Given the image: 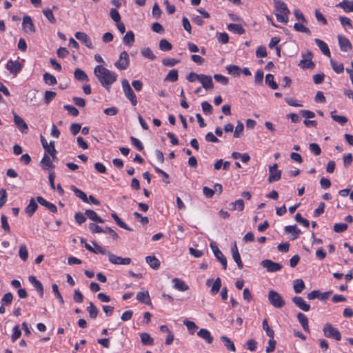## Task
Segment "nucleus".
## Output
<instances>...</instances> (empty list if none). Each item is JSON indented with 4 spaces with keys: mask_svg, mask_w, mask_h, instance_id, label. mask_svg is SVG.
Returning <instances> with one entry per match:
<instances>
[{
    "mask_svg": "<svg viewBox=\"0 0 353 353\" xmlns=\"http://www.w3.org/2000/svg\"><path fill=\"white\" fill-rule=\"evenodd\" d=\"M94 74L101 85L108 91L117 79V74L115 72L99 65L94 68Z\"/></svg>",
    "mask_w": 353,
    "mask_h": 353,
    "instance_id": "f257e3e1",
    "label": "nucleus"
},
{
    "mask_svg": "<svg viewBox=\"0 0 353 353\" xmlns=\"http://www.w3.org/2000/svg\"><path fill=\"white\" fill-rule=\"evenodd\" d=\"M276 12V18L279 22L287 23L288 14L290 13L286 3L282 0H273Z\"/></svg>",
    "mask_w": 353,
    "mask_h": 353,
    "instance_id": "f03ea898",
    "label": "nucleus"
},
{
    "mask_svg": "<svg viewBox=\"0 0 353 353\" xmlns=\"http://www.w3.org/2000/svg\"><path fill=\"white\" fill-rule=\"evenodd\" d=\"M323 334L325 337L340 341L341 339V334L339 330L334 327L331 323H326L323 328Z\"/></svg>",
    "mask_w": 353,
    "mask_h": 353,
    "instance_id": "7ed1b4c3",
    "label": "nucleus"
},
{
    "mask_svg": "<svg viewBox=\"0 0 353 353\" xmlns=\"http://www.w3.org/2000/svg\"><path fill=\"white\" fill-rule=\"evenodd\" d=\"M121 85L126 98L130 101L132 105H136L137 104V97L130 87L128 81L125 79H123Z\"/></svg>",
    "mask_w": 353,
    "mask_h": 353,
    "instance_id": "20e7f679",
    "label": "nucleus"
},
{
    "mask_svg": "<svg viewBox=\"0 0 353 353\" xmlns=\"http://www.w3.org/2000/svg\"><path fill=\"white\" fill-rule=\"evenodd\" d=\"M268 300L270 303L276 308H281L285 304L283 297L277 292L274 290H270L269 292Z\"/></svg>",
    "mask_w": 353,
    "mask_h": 353,
    "instance_id": "39448f33",
    "label": "nucleus"
},
{
    "mask_svg": "<svg viewBox=\"0 0 353 353\" xmlns=\"http://www.w3.org/2000/svg\"><path fill=\"white\" fill-rule=\"evenodd\" d=\"M130 64L129 55L126 51L121 52L119 59L115 62L114 65L121 70H126Z\"/></svg>",
    "mask_w": 353,
    "mask_h": 353,
    "instance_id": "423d86ee",
    "label": "nucleus"
},
{
    "mask_svg": "<svg viewBox=\"0 0 353 353\" xmlns=\"http://www.w3.org/2000/svg\"><path fill=\"white\" fill-rule=\"evenodd\" d=\"M210 246L216 259L221 263L223 270L227 268V259L214 243H210Z\"/></svg>",
    "mask_w": 353,
    "mask_h": 353,
    "instance_id": "0eeeda50",
    "label": "nucleus"
},
{
    "mask_svg": "<svg viewBox=\"0 0 353 353\" xmlns=\"http://www.w3.org/2000/svg\"><path fill=\"white\" fill-rule=\"evenodd\" d=\"M261 265L270 272H275L282 269L281 263H276L270 259H265L261 261Z\"/></svg>",
    "mask_w": 353,
    "mask_h": 353,
    "instance_id": "6e6552de",
    "label": "nucleus"
},
{
    "mask_svg": "<svg viewBox=\"0 0 353 353\" xmlns=\"http://www.w3.org/2000/svg\"><path fill=\"white\" fill-rule=\"evenodd\" d=\"M41 142L46 150V153H48L54 161L57 159L56 154L57 152L54 148V142L50 141V144H48L46 139L43 136H41Z\"/></svg>",
    "mask_w": 353,
    "mask_h": 353,
    "instance_id": "1a4fd4ad",
    "label": "nucleus"
},
{
    "mask_svg": "<svg viewBox=\"0 0 353 353\" xmlns=\"http://www.w3.org/2000/svg\"><path fill=\"white\" fill-rule=\"evenodd\" d=\"M302 56L303 59L300 61L299 66L303 69L313 68L314 67V63L312 61L313 56L312 53L310 51H307V54H303Z\"/></svg>",
    "mask_w": 353,
    "mask_h": 353,
    "instance_id": "9d476101",
    "label": "nucleus"
},
{
    "mask_svg": "<svg viewBox=\"0 0 353 353\" xmlns=\"http://www.w3.org/2000/svg\"><path fill=\"white\" fill-rule=\"evenodd\" d=\"M109 261L115 265H129L131 263V259L129 257L122 258L121 256H117L110 252L108 254Z\"/></svg>",
    "mask_w": 353,
    "mask_h": 353,
    "instance_id": "9b49d317",
    "label": "nucleus"
},
{
    "mask_svg": "<svg viewBox=\"0 0 353 353\" xmlns=\"http://www.w3.org/2000/svg\"><path fill=\"white\" fill-rule=\"evenodd\" d=\"M22 28L25 32L28 34H32L35 32V26L33 23L32 18L26 15L23 18Z\"/></svg>",
    "mask_w": 353,
    "mask_h": 353,
    "instance_id": "f8f14e48",
    "label": "nucleus"
},
{
    "mask_svg": "<svg viewBox=\"0 0 353 353\" xmlns=\"http://www.w3.org/2000/svg\"><path fill=\"white\" fill-rule=\"evenodd\" d=\"M270 176L268 178V181L272 183L273 181H279L281 177V171L277 170V164L274 163V165L270 166L269 168Z\"/></svg>",
    "mask_w": 353,
    "mask_h": 353,
    "instance_id": "ddd939ff",
    "label": "nucleus"
},
{
    "mask_svg": "<svg viewBox=\"0 0 353 353\" xmlns=\"http://www.w3.org/2000/svg\"><path fill=\"white\" fill-rule=\"evenodd\" d=\"M6 69L10 73L17 74L22 70V65L18 61L10 59L7 62Z\"/></svg>",
    "mask_w": 353,
    "mask_h": 353,
    "instance_id": "4468645a",
    "label": "nucleus"
},
{
    "mask_svg": "<svg viewBox=\"0 0 353 353\" xmlns=\"http://www.w3.org/2000/svg\"><path fill=\"white\" fill-rule=\"evenodd\" d=\"M206 285L208 286H210L212 285L210 292L212 294L214 295L219 292L221 287V280L219 277H217L214 281H213V279H208L206 281Z\"/></svg>",
    "mask_w": 353,
    "mask_h": 353,
    "instance_id": "2eb2a0df",
    "label": "nucleus"
},
{
    "mask_svg": "<svg viewBox=\"0 0 353 353\" xmlns=\"http://www.w3.org/2000/svg\"><path fill=\"white\" fill-rule=\"evenodd\" d=\"M14 122L19 130L23 133H27L28 127L24 120L18 114L14 113Z\"/></svg>",
    "mask_w": 353,
    "mask_h": 353,
    "instance_id": "dca6fc26",
    "label": "nucleus"
},
{
    "mask_svg": "<svg viewBox=\"0 0 353 353\" xmlns=\"http://www.w3.org/2000/svg\"><path fill=\"white\" fill-rule=\"evenodd\" d=\"M75 37L82 42L87 48H93L92 43L87 34L82 32H77L75 33Z\"/></svg>",
    "mask_w": 353,
    "mask_h": 353,
    "instance_id": "f3484780",
    "label": "nucleus"
},
{
    "mask_svg": "<svg viewBox=\"0 0 353 353\" xmlns=\"http://www.w3.org/2000/svg\"><path fill=\"white\" fill-rule=\"evenodd\" d=\"M337 38L342 51L348 52L352 49V44L347 38L342 35H338Z\"/></svg>",
    "mask_w": 353,
    "mask_h": 353,
    "instance_id": "a211bd4d",
    "label": "nucleus"
},
{
    "mask_svg": "<svg viewBox=\"0 0 353 353\" xmlns=\"http://www.w3.org/2000/svg\"><path fill=\"white\" fill-rule=\"evenodd\" d=\"M292 302L296 307L304 312H307L310 309V305L307 304L301 296L293 297Z\"/></svg>",
    "mask_w": 353,
    "mask_h": 353,
    "instance_id": "6ab92c4d",
    "label": "nucleus"
},
{
    "mask_svg": "<svg viewBox=\"0 0 353 353\" xmlns=\"http://www.w3.org/2000/svg\"><path fill=\"white\" fill-rule=\"evenodd\" d=\"M197 335L199 337L203 339L208 344H211L213 342L214 339L211 335L210 332L207 329H200L197 332Z\"/></svg>",
    "mask_w": 353,
    "mask_h": 353,
    "instance_id": "aec40b11",
    "label": "nucleus"
},
{
    "mask_svg": "<svg viewBox=\"0 0 353 353\" xmlns=\"http://www.w3.org/2000/svg\"><path fill=\"white\" fill-rule=\"evenodd\" d=\"M201 83L202 86L206 90H211L213 88V82L211 76L201 74V77L199 79Z\"/></svg>",
    "mask_w": 353,
    "mask_h": 353,
    "instance_id": "412c9836",
    "label": "nucleus"
},
{
    "mask_svg": "<svg viewBox=\"0 0 353 353\" xmlns=\"http://www.w3.org/2000/svg\"><path fill=\"white\" fill-rule=\"evenodd\" d=\"M37 201H38V203L46 207L47 209H48L50 212H53V213H55L57 212V206L50 203V202H48V201H46L45 199H43L42 196H39L37 197Z\"/></svg>",
    "mask_w": 353,
    "mask_h": 353,
    "instance_id": "4be33fe9",
    "label": "nucleus"
},
{
    "mask_svg": "<svg viewBox=\"0 0 353 353\" xmlns=\"http://www.w3.org/2000/svg\"><path fill=\"white\" fill-rule=\"evenodd\" d=\"M232 255L234 261L236 263L238 268L242 269L243 267V262L241 259L240 254L238 251V248L236 243H234V246L231 249Z\"/></svg>",
    "mask_w": 353,
    "mask_h": 353,
    "instance_id": "5701e85b",
    "label": "nucleus"
},
{
    "mask_svg": "<svg viewBox=\"0 0 353 353\" xmlns=\"http://www.w3.org/2000/svg\"><path fill=\"white\" fill-rule=\"evenodd\" d=\"M28 280L30 283H31L35 288L40 296H42L43 294V288L42 283L39 280H37L34 276H30L28 277Z\"/></svg>",
    "mask_w": 353,
    "mask_h": 353,
    "instance_id": "b1692460",
    "label": "nucleus"
},
{
    "mask_svg": "<svg viewBox=\"0 0 353 353\" xmlns=\"http://www.w3.org/2000/svg\"><path fill=\"white\" fill-rule=\"evenodd\" d=\"M38 208V205L34 198L30 200L28 205L25 208L26 213L31 217Z\"/></svg>",
    "mask_w": 353,
    "mask_h": 353,
    "instance_id": "393cba45",
    "label": "nucleus"
},
{
    "mask_svg": "<svg viewBox=\"0 0 353 353\" xmlns=\"http://www.w3.org/2000/svg\"><path fill=\"white\" fill-rule=\"evenodd\" d=\"M314 41L317 46L319 48L322 53L327 57H330V51L328 48V46L326 43H325L323 41L321 40L320 39H315Z\"/></svg>",
    "mask_w": 353,
    "mask_h": 353,
    "instance_id": "a878e982",
    "label": "nucleus"
},
{
    "mask_svg": "<svg viewBox=\"0 0 353 353\" xmlns=\"http://www.w3.org/2000/svg\"><path fill=\"white\" fill-rule=\"evenodd\" d=\"M172 283H174V288L179 291L184 292L189 289L188 285L184 281L178 278L173 279Z\"/></svg>",
    "mask_w": 353,
    "mask_h": 353,
    "instance_id": "bb28decb",
    "label": "nucleus"
},
{
    "mask_svg": "<svg viewBox=\"0 0 353 353\" xmlns=\"http://www.w3.org/2000/svg\"><path fill=\"white\" fill-rule=\"evenodd\" d=\"M136 298L139 302H141L146 305L151 304L150 296L148 291L138 292Z\"/></svg>",
    "mask_w": 353,
    "mask_h": 353,
    "instance_id": "cd10ccee",
    "label": "nucleus"
},
{
    "mask_svg": "<svg viewBox=\"0 0 353 353\" xmlns=\"http://www.w3.org/2000/svg\"><path fill=\"white\" fill-rule=\"evenodd\" d=\"M285 232L292 235V240L296 239L301 233V230L296 227V225L285 226Z\"/></svg>",
    "mask_w": 353,
    "mask_h": 353,
    "instance_id": "c85d7f7f",
    "label": "nucleus"
},
{
    "mask_svg": "<svg viewBox=\"0 0 353 353\" xmlns=\"http://www.w3.org/2000/svg\"><path fill=\"white\" fill-rule=\"evenodd\" d=\"M297 319L302 327L306 332H310V328L308 325V319L307 316L301 312L297 314Z\"/></svg>",
    "mask_w": 353,
    "mask_h": 353,
    "instance_id": "c756f323",
    "label": "nucleus"
},
{
    "mask_svg": "<svg viewBox=\"0 0 353 353\" xmlns=\"http://www.w3.org/2000/svg\"><path fill=\"white\" fill-rule=\"evenodd\" d=\"M147 263L154 270H157L160 266V261L154 256H148L145 258Z\"/></svg>",
    "mask_w": 353,
    "mask_h": 353,
    "instance_id": "7c9ffc66",
    "label": "nucleus"
},
{
    "mask_svg": "<svg viewBox=\"0 0 353 353\" xmlns=\"http://www.w3.org/2000/svg\"><path fill=\"white\" fill-rule=\"evenodd\" d=\"M85 215L92 221L97 223H103L104 220L97 215V214L92 210H86Z\"/></svg>",
    "mask_w": 353,
    "mask_h": 353,
    "instance_id": "2f4dec72",
    "label": "nucleus"
},
{
    "mask_svg": "<svg viewBox=\"0 0 353 353\" xmlns=\"http://www.w3.org/2000/svg\"><path fill=\"white\" fill-rule=\"evenodd\" d=\"M74 78L80 81H88L89 78L86 73L80 68H77L74 72Z\"/></svg>",
    "mask_w": 353,
    "mask_h": 353,
    "instance_id": "473e14b6",
    "label": "nucleus"
},
{
    "mask_svg": "<svg viewBox=\"0 0 353 353\" xmlns=\"http://www.w3.org/2000/svg\"><path fill=\"white\" fill-rule=\"evenodd\" d=\"M140 338L144 345H152L154 344V339L147 332L141 333Z\"/></svg>",
    "mask_w": 353,
    "mask_h": 353,
    "instance_id": "72a5a7b5",
    "label": "nucleus"
},
{
    "mask_svg": "<svg viewBox=\"0 0 353 353\" xmlns=\"http://www.w3.org/2000/svg\"><path fill=\"white\" fill-rule=\"evenodd\" d=\"M228 30L230 32L237 33L239 34H243L245 32L244 28L241 25L237 23H230L228 26Z\"/></svg>",
    "mask_w": 353,
    "mask_h": 353,
    "instance_id": "f704fd0d",
    "label": "nucleus"
},
{
    "mask_svg": "<svg viewBox=\"0 0 353 353\" xmlns=\"http://www.w3.org/2000/svg\"><path fill=\"white\" fill-rule=\"evenodd\" d=\"M111 216L119 227L128 231H132V229L128 227L116 213H112Z\"/></svg>",
    "mask_w": 353,
    "mask_h": 353,
    "instance_id": "c9c22d12",
    "label": "nucleus"
},
{
    "mask_svg": "<svg viewBox=\"0 0 353 353\" xmlns=\"http://www.w3.org/2000/svg\"><path fill=\"white\" fill-rule=\"evenodd\" d=\"M111 216L119 227L128 231H132V229L128 227L116 213H112Z\"/></svg>",
    "mask_w": 353,
    "mask_h": 353,
    "instance_id": "e433bc0d",
    "label": "nucleus"
},
{
    "mask_svg": "<svg viewBox=\"0 0 353 353\" xmlns=\"http://www.w3.org/2000/svg\"><path fill=\"white\" fill-rule=\"evenodd\" d=\"M305 287V283L302 279H296L294 281L293 288L296 294L302 292Z\"/></svg>",
    "mask_w": 353,
    "mask_h": 353,
    "instance_id": "4c0bfd02",
    "label": "nucleus"
},
{
    "mask_svg": "<svg viewBox=\"0 0 353 353\" xmlns=\"http://www.w3.org/2000/svg\"><path fill=\"white\" fill-rule=\"evenodd\" d=\"M86 310L88 312L89 316L92 319H95L99 314V310L92 302L90 303V305L87 307Z\"/></svg>",
    "mask_w": 353,
    "mask_h": 353,
    "instance_id": "58836bf2",
    "label": "nucleus"
},
{
    "mask_svg": "<svg viewBox=\"0 0 353 353\" xmlns=\"http://www.w3.org/2000/svg\"><path fill=\"white\" fill-rule=\"evenodd\" d=\"M221 341L223 343L224 345L230 351L235 352L236 348L234 343L230 340V338L225 336H222L221 337Z\"/></svg>",
    "mask_w": 353,
    "mask_h": 353,
    "instance_id": "ea45409f",
    "label": "nucleus"
},
{
    "mask_svg": "<svg viewBox=\"0 0 353 353\" xmlns=\"http://www.w3.org/2000/svg\"><path fill=\"white\" fill-rule=\"evenodd\" d=\"M71 190L74 192V194L81 199L83 202L88 203L87 195L82 190L78 189L74 185L71 186Z\"/></svg>",
    "mask_w": 353,
    "mask_h": 353,
    "instance_id": "a19ab883",
    "label": "nucleus"
},
{
    "mask_svg": "<svg viewBox=\"0 0 353 353\" xmlns=\"http://www.w3.org/2000/svg\"><path fill=\"white\" fill-rule=\"evenodd\" d=\"M336 111H332L331 112V117L332 119L341 124V125H344L347 122V118L345 116L342 115H336L335 114Z\"/></svg>",
    "mask_w": 353,
    "mask_h": 353,
    "instance_id": "79ce46f5",
    "label": "nucleus"
},
{
    "mask_svg": "<svg viewBox=\"0 0 353 353\" xmlns=\"http://www.w3.org/2000/svg\"><path fill=\"white\" fill-rule=\"evenodd\" d=\"M337 6L343 8L345 12H353V1H343L340 2Z\"/></svg>",
    "mask_w": 353,
    "mask_h": 353,
    "instance_id": "37998d69",
    "label": "nucleus"
},
{
    "mask_svg": "<svg viewBox=\"0 0 353 353\" xmlns=\"http://www.w3.org/2000/svg\"><path fill=\"white\" fill-rule=\"evenodd\" d=\"M178 70L176 69H173L170 70L168 74L166 75L165 81L175 82L178 80Z\"/></svg>",
    "mask_w": 353,
    "mask_h": 353,
    "instance_id": "c03bdc74",
    "label": "nucleus"
},
{
    "mask_svg": "<svg viewBox=\"0 0 353 353\" xmlns=\"http://www.w3.org/2000/svg\"><path fill=\"white\" fill-rule=\"evenodd\" d=\"M41 166L43 169H48L51 168H54V165L48 157V155L45 153L43 157L42 158L41 161Z\"/></svg>",
    "mask_w": 353,
    "mask_h": 353,
    "instance_id": "a18cd8bd",
    "label": "nucleus"
},
{
    "mask_svg": "<svg viewBox=\"0 0 353 353\" xmlns=\"http://www.w3.org/2000/svg\"><path fill=\"white\" fill-rule=\"evenodd\" d=\"M183 324L187 327L190 334H194L198 329L197 325L193 321L185 319L183 321Z\"/></svg>",
    "mask_w": 353,
    "mask_h": 353,
    "instance_id": "49530a36",
    "label": "nucleus"
},
{
    "mask_svg": "<svg viewBox=\"0 0 353 353\" xmlns=\"http://www.w3.org/2000/svg\"><path fill=\"white\" fill-rule=\"evenodd\" d=\"M134 41V34L132 31H128L123 37V43L131 46Z\"/></svg>",
    "mask_w": 353,
    "mask_h": 353,
    "instance_id": "de8ad7c7",
    "label": "nucleus"
},
{
    "mask_svg": "<svg viewBox=\"0 0 353 353\" xmlns=\"http://www.w3.org/2000/svg\"><path fill=\"white\" fill-rule=\"evenodd\" d=\"M19 256L23 261H26L28 258V252L25 244H21L19 250Z\"/></svg>",
    "mask_w": 353,
    "mask_h": 353,
    "instance_id": "09e8293b",
    "label": "nucleus"
},
{
    "mask_svg": "<svg viewBox=\"0 0 353 353\" xmlns=\"http://www.w3.org/2000/svg\"><path fill=\"white\" fill-rule=\"evenodd\" d=\"M43 80L45 83L49 85H53L57 83L55 77L48 72H46L43 74Z\"/></svg>",
    "mask_w": 353,
    "mask_h": 353,
    "instance_id": "8fccbe9b",
    "label": "nucleus"
},
{
    "mask_svg": "<svg viewBox=\"0 0 353 353\" xmlns=\"http://www.w3.org/2000/svg\"><path fill=\"white\" fill-rule=\"evenodd\" d=\"M265 83L273 90L278 88L277 83L274 81V76L272 74H268L265 77Z\"/></svg>",
    "mask_w": 353,
    "mask_h": 353,
    "instance_id": "3c124183",
    "label": "nucleus"
},
{
    "mask_svg": "<svg viewBox=\"0 0 353 353\" xmlns=\"http://www.w3.org/2000/svg\"><path fill=\"white\" fill-rule=\"evenodd\" d=\"M159 48L162 51H170L172 48V44L165 39H162L159 41Z\"/></svg>",
    "mask_w": 353,
    "mask_h": 353,
    "instance_id": "603ef678",
    "label": "nucleus"
},
{
    "mask_svg": "<svg viewBox=\"0 0 353 353\" xmlns=\"http://www.w3.org/2000/svg\"><path fill=\"white\" fill-rule=\"evenodd\" d=\"M330 63L332 65V69L334 70V72L337 74H341L344 70V67L343 63H338L336 61L331 59Z\"/></svg>",
    "mask_w": 353,
    "mask_h": 353,
    "instance_id": "864d4df0",
    "label": "nucleus"
},
{
    "mask_svg": "<svg viewBox=\"0 0 353 353\" xmlns=\"http://www.w3.org/2000/svg\"><path fill=\"white\" fill-rule=\"evenodd\" d=\"M294 28L296 31L299 32L305 33L309 35L311 34L310 30L308 28L305 27L303 24H301L300 23H296L294 25Z\"/></svg>",
    "mask_w": 353,
    "mask_h": 353,
    "instance_id": "5fc2aeb1",
    "label": "nucleus"
},
{
    "mask_svg": "<svg viewBox=\"0 0 353 353\" xmlns=\"http://www.w3.org/2000/svg\"><path fill=\"white\" fill-rule=\"evenodd\" d=\"M226 69L229 74L234 76H239L241 72V68L235 65H230L226 67Z\"/></svg>",
    "mask_w": 353,
    "mask_h": 353,
    "instance_id": "6e6d98bb",
    "label": "nucleus"
},
{
    "mask_svg": "<svg viewBox=\"0 0 353 353\" xmlns=\"http://www.w3.org/2000/svg\"><path fill=\"white\" fill-rule=\"evenodd\" d=\"M262 326H263V330L265 331L266 334H267L270 338H274V330H272V329L269 327V325H268V320H267L266 319H265L263 321Z\"/></svg>",
    "mask_w": 353,
    "mask_h": 353,
    "instance_id": "4d7b16f0",
    "label": "nucleus"
},
{
    "mask_svg": "<svg viewBox=\"0 0 353 353\" xmlns=\"http://www.w3.org/2000/svg\"><path fill=\"white\" fill-rule=\"evenodd\" d=\"M243 130H244V125H243V123L241 121H239L237 122V125L235 128V130L234 132V137L235 138L240 137L243 134Z\"/></svg>",
    "mask_w": 353,
    "mask_h": 353,
    "instance_id": "13d9d810",
    "label": "nucleus"
},
{
    "mask_svg": "<svg viewBox=\"0 0 353 353\" xmlns=\"http://www.w3.org/2000/svg\"><path fill=\"white\" fill-rule=\"evenodd\" d=\"M232 205L231 210L238 209L239 211H242L244 209V201L243 199H238L234 202L230 203Z\"/></svg>",
    "mask_w": 353,
    "mask_h": 353,
    "instance_id": "bf43d9fd",
    "label": "nucleus"
},
{
    "mask_svg": "<svg viewBox=\"0 0 353 353\" xmlns=\"http://www.w3.org/2000/svg\"><path fill=\"white\" fill-rule=\"evenodd\" d=\"M348 225L347 223H339L334 225V231L337 233L343 232L347 230Z\"/></svg>",
    "mask_w": 353,
    "mask_h": 353,
    "instance_id": "052dcab7",
    "label": "nucleus"
},
{
    "mask_svg": "<svg viewBox=\"0 0 353 353\" xmlns=\"http://www.w3.org/2000/svg\"><path fill=\"white\" fill-rule=\"evenodd\" d=\"M43 13L51 23H56V19L50 9L43 10Z\"/></svg>",
    "mask_w": 353,
    "mask_h": 353,
    "instance_id": "680f3d73",
    "label": "nucleus"
},
{
    "mask_svg": "<svg viewBox=\"0 0 353 353\" xmlns=\"http://www.w3.org/2000/svg\"><path fill=\"white\" fill-rule=\"evenodd\" d=\"M309 149L310 152H312L316 156L320 155L321 153V149L317 143H310L309 145Z\"/></svg>",
    "mask_w": 353,
    "mask_h": 353,
    "instance_id": "e2e57ef3",
    "label": "nucleus"
},
{
    "mask_svg": "<svg viewBox=\"0 0 353 353\" xmlns=\"http://www.w3.org/2000/svg\"><path fill=\"white\" fill-rule=\"evenodd\" d=\"M110 16L111 19L116 23H118L121 21L120 14L117 11V10L115 8L110 9Z\"/></svg>",
    "mask_w": 353,
    "mask_h": 353,
    "instance_id": "0e129e2a",
    "label": "nucleus"
},
{
    "mask_svg": "<svg viewBox=\"0 0 353 353\" xmlns=\"http://www.w3.org/2000/svg\"><path fill=\"white\" fill-rule=\"evenodd\" d=\"M141 54L143 57L150 59L151 60H154L156 59V56L152 52L150 48H144L141 50Z\"/></svg>",
    "mask_w": 353,
    "mask_h": 353,
    "instance_id": "69168bd1",
    "label": "nucleus"
},
{
    "mask_svg": "<svg viewBox=\"0 0 353 353\" xmlns=\"http://www.w3.org/2000/svg\"><path fill=\"white\" fill-rule=\"evenodd\" d=\"M130 141L132 144L139 150L142 151L143 150V145L142 143L136 137H130Z\"/></svg>",
    "mask_w": 353,
    "mask_h": 353,
    "instance_id": "338daca9",
    "label": "nucleus"
},
{
    "mask_svg": "<svg viewBox=\"0 0 353 353\" xmlns=\"http://www.w3.org/2000/svg\"><path fill=\"white\" fill-rule=\"evenodd\" d=\"M202 110L205 114H212V106L208 101H203L201 103Z\"/></svg>",
    "mask_w": 353,
    "mask_h": 353,
    "instance_id": "774afa93",
    "label": "nucleus"
}]
</instances>
